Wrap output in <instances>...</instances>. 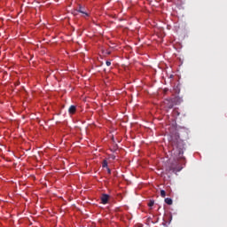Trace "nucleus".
Masks as SVG:
<instances>
[{"label":"nucleus","mask_w":227,"mask_h":227,"mask_svg":"<svg viewBox=\"0 0 227 227\" xmlns=\"http://www.w3.org/2000/svg\"><path fill=\"white\" fill-rule=\"evenodd\" d=\"M184 152L179 151V157L176 159H169L166 168L167 173H178L184 169V164H185V159L182 156Z\"/></svg>","instance_id":"obj_1"},{"label":"nucleus","mask_w":227,"mask_h":227,"mask_svg":"<svg viewBox=\"0 0 227 227\" xmlns=\"http://www.w3.org/2000/svg\"><path fill=\"white\" fill-rule=\"evenodd\" d=\"M109 201V195L104 193L101 195V202L103 205H107Z\"/></svg>","instance_id":"obj_2"},{"label":"nucleus","mask_w":227,"mask_h":227,"mask_svg":"<svg viewBox=\"0 0 227 227\" xmlns=\"http://www.w3.org/2000/svg\"><path fill=\"white\" fill-rule=\"evenodd\" d=\"M76 10L78 11L79 13H82V15H85V17H88V13L82 5L78 4V9Z\"/></svg>","instance_id":"obj_3"},{"label":"nucleus","mask_w":227,"mask_h":227,"mask_svg":"<svg viewBox=\"0 0 227 227\" xmlns=\"http://www.w3.org/2000/svg\"><path fill=\"white\" fill-rule=\"evenodd\" d=\"M165 106H166L167 109H173V107H175V104H173V101H171V100H166Z\"/></svg>","instance_id":"obj_4"},{"label":"nucleus","mask_w":227,"mask_h":227,"mask_svg":"<svg viewBox=\"0 0 227 227\" xmlns=\"http://www.w3.org/2000/svg\"><path fill=\"white\" fill-rule=\"evenodd\" d=\"M75 111H77V107L75 106H71L68 109L69 114H75Z\"/></svg>","instance_id":"obj_5"},{"label":"nucleus","mask_w":227,"mask_h":227,"mask_svg":"<svg viewBox=\"0 0 227 227\" xmlns=\"http://www.w3.org/2000/svg\"><path fill=\"white\" fill-rule=\"evenodd\" d=\"M165 203H167V205H173V200L167 198L165 199Z\"/></svg>","instance_id":"obj_6"},{"label":"nucleus","mask_w":227,"mask_h":227,"mask_svg":"<svg viewBox=\"0 0 227 227\" xmlns=\"http://www.w3.org/2000/svg\"><path fill=\"white\" fill-rule=\"evenodd\" d=\"M102 168H108V163H107V160H104L102 162Z\"/></svg>","instance_id":"obj_7"},{"label":"nucleus","mask_w":227,"mask_h":227,"mask_svg":"<svg viewBox=\"0 0 227 227\" xmlns=\"http://www.w3.org/2000/svg\"><path fill=\"white\" fill-rule=\"evenodd\" d=\"M160 196H161V198H166V191L161 190L160 191Z\"/></svg>","instance_id":"obj_8"},{"label":"nucleus","mask_w":227,"mask_h":227,"mask_svg":"<svg viewBox=\"0 0 227 227\" xmlns=\"http://www.w3.org/2000/svg\"><path fill=\"white\" fill-rule=\"evenodd\" d=\"M153 205H155V201L154 200H150L148 203V207H153Z\"/></svg>","instance_id":"obj_9"},{"label":"nucleus","mask_w":227,"mask_h":227,"mask_svg":"<svg viewBox=\"0 0 227 227\" xmlns=\"http://www.w3.org/2000/svg\"><path fill=\"white\" fill-rule=\"evenodd\" d=\"M78 13H79V12H78L77 9L74 10V11H73V12H72L73 15H77Z\"/></svg>","instance_id":"obj_10"},{"label":"nucleus","mask_w":227,"mask_h":227,"mask_svg":"<svg viewBox=\"0 0 227 227\" xmlns=\"http://www.w3.org/2000/svg\"><path fill=\"white\" fill-rule=\"evenodd\" d=\"M106 67H111V61L106 60Z\"/></svg>","instance_id":"obj_11"},{"label":"nucleus","mask_w":227,"mask_h":227,"mask_svg":"<svg viewBox=\"0 0 227 227\" xmlns=\"http://www.w3.org/2000/svg\"><path fill=\"white\" fill-rule=\"evenodd\" d=\"M110 159H112V160H114L116 159V156H115L114 154H112V155L110 156Z\"/></svg>","instance_id":"obj_12"},{"label":"nucleus","mask_w":227,"mask_h":227,"mask_svg":"<svg viewBox=\"0 0 227 227\" xmlns=\"http://www.w3.org/2000/svg\"><path fill=\"white\" fill-rule=\"evenodd\" d=\"M106 169H107L108 175H111V168H109V167H108V168H106Z\"/></svg>","instance_id":"obj_13"}]
</instances>
